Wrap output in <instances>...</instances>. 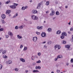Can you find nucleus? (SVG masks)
<instances>
[{
  "label": "nucleus",
  "instance_id": "35",
  "mask_svg": "<svg viewBox=\"0 0 73 73\" xmlns=\"http://www.w3.org/2000/svg\"><path fill=\"white\" fill-rule=\"evenodd\" d=\"M37 54H38V56H41V53H40V52H39Z\"/></svg>",
  "mask_w": 73,
  "mask_h": 73
},
{
  "label": "nucleus",
  "instance_id": "33",
  "mask_svg": "<svg viewBox=\"0 0 73 73\" xmlns=\"http://www.w3.org/2000/svg\"><path fill=\"white\" fill-rule=\"evenodd\" d=\"M63 44H65L66 43V41L65 40H63Z\"/></svg>",
  "mask_w": 73,
  "mask_h": 73
},
{
  "label": "nucleus",
  "instance_id": "42",
  "mask_svg": "<svg viewBox=\"0 0 73 73\" xmlns=\"http://www.w3.org/2000/svg\"><path fill=\"white\" fill-rule=\"evenodd\" d=\"M15 29H18V26H16L15 27Z\"/></svg>",
  "mask_w": 73,
  "mask_h": 73
},
{
  "label": "nucleus",
  "instance_id": "19",
  "mask_svg": "<svg viewBox=\"0 0 73 73\" xmlns=\"http://www.w3.org/2000/svg\"><path fill=\"white\" fill-rule=\"evenodd\" d=\"M65 48H68V49H69L70 48V46L69 45H67L65 46Z\"/></svg>",
  "mask_w": 73,
  "mask_h": 73
},
{
  "label": "nucleus",
  "instance_id": "53",
  "mask_svg": "<svg viewBox=\"0 0 73 73\" xmlns=\"http://www.w3.org/2000/svg\"><path fill=\"white\" fill-rule=\"evenodd\" d=\"M45 43H46V41H44V42H42V44H45Z\"/></svg>",
  "mask_w": 73,
  "mask_h": 73
},
{
  "label": "nucleus",
  "instance_id": "1",
  "mask_svg": "<svg viewBox=\"0 0 73 73\" xmlns=\"http://www.w3.org/2000/svg\"><path fill=\"white\" fill-rule=\"evenodd\" d=\"M31 18H32L33 20H38V19L37 17L34 15H32L31 16Z\"/></svg>",
  "mask_w": 73,
  "mask_h": 73
},
{
  "label": "nucleus",
  "instance_id": "49",
  "mask_svg": "<svg viewBox=\"0 0 73 73\" xmlns=\"http://www.w3.org/2000/svg\"><path fill=\"white\" fill-rule=\"evenodd\" d=\"M0 31H3V28L0 29Z\"/></svg>",
  "mask_w": 73,
  "mask_h": 73
},
{
  "label": "nucleus",
  "instance_id": "13",
  "mask_svg": "<svg viewBox=\"0 0 73 73\" xmlns=\"http://www.w3.org/2000/svg\"><path fill=\"white\" fill-rule=\"evenodd\" d=\"M11 13V10H8L6 12V13L7 15H8V14H9V13Z\"/></svg>",
  "mask_w": 73,
  "mask_h": 73
},
{
  "label": "nucleus",
  "instance_id": "45",
  "mask_svg": "<svg viewBox=\"0 0 73 73\" xmlns=\"http://www.w3.org/2000/svg\"><path fill=\"white\" fill-rule=\"evenodd\" d=\"M57 73H60V70H57Z\"/></svg>",
  "mask_w": 73,
  "mask_h": 73
},
{
  "label": "nucleus",
  "instance_id": "64",
  "mask_svg": "<svg viewBox=\"0 0 73 73\" xmlns=\"http://www.w3.org/2000/svg\"><path fill=\"white\" fill-rule=\"evenodd\" d=\"M51 73H54V72H51Z\"/></svg>",
  "mask_w": 73,
  "mask_h": 73
},
{
  "label": "nucleus",
  "instance_id": "38",
  "mask_svg": "<svg viewBox=\"0 0 73 73\" xmlns=\"http://www.w3.org/2000/svg\"><path fill=\"white\" fill-rule=\"evenodd\" d=\"M58 48V49H60L61 48L60 46H59V45H57Z\"/></svg>",
  "mask_w": 73,
  "mask_h": 73
},
{
  "label": "nucleus",
  "instance_id": "18",
  "mask_svg": "<svg viewBox=\"0 0 73 73\" xmlns=\"http://www.w3.org/2000/svg\"><path fill=\"white\" fill-rule=\"evenodd\" d=\"M17 37L18 38H19V39H21V38H22V36H20L19 35H17Z\"/></svg>",
  "mask_w": 73,
  "mask_h": 73
},
{
  "label": "nucleus",
  "instance_id": "11",
  "mask_svg": "<svg viewBox=\"0 0 73 73\" xmlns=\"http://www.w3.org/2000/svg\"><path fill=\"white\" fill-rule=\"evenodd\" d=\"M20 60H21L22 62H25V60L23 58H20Z\"/></svg>",
  "mask_w": 73,
  "mask_h": 73
},
{
  "label": "nucleus",
  "instance_id": "16",
  "mask_svg": "<svg viewBox=\"0 0 73 73\" xmlns=\"http://www.w3.org/2000/svg\"><path fill=\"white\" fill-rule=\"evenodd\" d=\"M61 33V32L60 30H58L56 31V34H60Z\"/></svg>",
  "mask_w": 73,
  "mask_h": 73
},
{
  "label": "nucleus",
  "instance_id": "56",
  "mask_svg": "<svg viewBox=\"0 0 73 73\" xmlns=\"http://www.w3.org/2000/svg\"><path fill=\"white\" fill-rule=\"evenodd\" d=\"M66 65H67V66H68V65H69V63H66Z\"/></svg>",
  "mask_w": 73,
  "mask_h": 73
},
{
  "label": "nucleus",
  "instance_id": "40",
  "mask_svg": "<svg viewBox=\"0 0 73 73\" xmlns=\"http://www.w3.org/2000/svg\"><path fill=\"white\" fill-rule=\"evenodd\" d=\"M44 48H45V49H46L47 48V46L46 45H44V47H43Z\"/></svg>",
  "mask_w": 73,
  "mask_h": 73
},
{
  "label": "nucleus",
  "instance_id": "14",
  "mask_svg": "<svg viewBox=\"0 0 73 73\" xmlns=\"http://www.w3.org/2000/svg\"><path fill=\"white\" fill-rule=\"evenodd\" d=\"M57 58H62V56L61 55H58L57 56Z\"/></svg>",
  "mask_w": 73,
  "mask_h": 73
},
{
  "label": "nucleus",
  "instance_id": "28",
  "mask_svg": "<svg viewBox=\"0 0 73 73\" xmlns=\"http://www.w3.org/2000/svg\"><path fill=\"white\" fill-rule=\"evenodd\" d=\"M49 4V2L48 1L46 2V5H48Z\"/></svg>",
  "mask_w": 73,
  "mask_h": 73
},
{
  "label": "nucleus",
  "instance_id": "36",
  "mask_svg": "<svg viewBox=\"0 0 73 73\" xmlns=\"http://www.w3.org/2000/svg\"><path fill=\"white\" fill-rule=\"evenodd\" d=\"M21 9L22 10H25V7H22V8H21Z\"/></svg>",
  "mask_w": 73,
  "mask_h": 73
},
{
  "label": "nucleus",
  "instance_id": "8",
  "mask_svg": "<svg viewBox=\"0 0 73 73\" xmlns=\"http://www.w3.org/2000/svg\"><path fill=\"white\" fill-rule=\"evenodd\" d=\"M8 35L9 36H13V33H12L10 31L9 32Z\"/></svg>",
  "mask_w": 73,
  "mask_h": 73
},
{
  "label": "nucleus",
  "instance_id": "61",
  "mask_svg": "<svg viewBox=\"0 0 73 73\" xmlns=\"http://www.w3.org/2000/svg\"><path fill=\"white\" fill-rule=\"evenodd\" d=\"M26 73H28V70H26Z\"/></svg>",
  "mask_w": 73,
  "mask_h": 73
},
{
  "label": "nucleus",
  "instance_id": "17",
  "mask_svg": "<svg viewBox=\"0 0 73 73\" xmlns=\"http://www.w3.org/2000/svg\"><path fill=\"white\" fill-rule=\"evenodd\" d=\"M52 43V41L50 40H48L47 42V44L48 45H50Z\"/></svg>",
  "mask_w": 73,
  "mask_h": 73
},
{
  "label": "nucleus",
  "instance_id": "15",
  "mask_svg": "<svg viewBox=\"0 0 73 73\" xmlns=\"http://www.w3.org/2000/svg\"><path fill=\"white\" fill-rule=\"evenodd\" d=\"M37 13V11L36 10H33L32 11V13Z\"/></svg>",
  "mask_w": 73,
  "mask_h": 73
},
{
  "label": "nucleus",
  "instance_id": "63",
  "mask_svg": "<svg viewBox=\"0 0 73 73\" xmlns=\"http://www.w3.org/2000/svg\"><path fill=\"white\" fill-rule=\"evenodd\" d=\"M68 24H69V25H70V22L69 23H68Z\"/></svg>",
  "mask_w": 73,
  "mask_h": 73
},
{
  "label": "nucleus",
  "instance_id": "58",
  "mask_svg": "<svg viewBox=\"0 0 73 73\" xmlns=\"http://www.w3.org/2000/svg\"><path fill=\"white\" fill-rule=\"evenodd\" d=\"M25 21H28V20L27 19H24Z\"/></svg>",
  "mask_w": 73,
  "mask_h": 73
},
{
  "label": "nucleus",
  "instance_id": "60",
  "mask_svg": "<svg viewBox=\"0 0 73 73\" xmlns=\"http://www.w3.org/2000/svg\"><path fill=\"white\" fill-rule=\"evenodd\" d=\"M38 66H36V69H38Z\"/></svg>",
  "mask_w": 73,
  "mask_h": 73
},
{
  "label": "nucleus",
  "instance_id": "50",
  "mask_svg": "<svg viewBox=\"0 0 73 73\" xmlns=\"http://www.w3.org/2000/svg\"><path fill=\"white\" fill-rule=\"evenodd\" d=\"M71 62L72 63L73 62V59H71Z\"/></svg>",
  "mask_w": 73,
  "mask_h": 73
},
{
  "label": "nucleus",
  "instance_id": "54",
  "mask_svg": "<svg viewBox=\"0 0 73 73\" xmlns=\"http://www.w3.org/2000/svg\"><path fill=\"white\" fill-rule=\"evenodd\" d=\"M27 8H28V7L26 6L25 7V9H27Z\"/></svg>",
  "mask_w": 73,
  "mask_h": 73
},
{
  "label": "nucleus",
  "instance_id": "21",
  "mask_svg": "<svg viewBox=\"0 0 73 73\" xmlns=\"http://www.w3.org/2000/svg\"><path fill=\"white\" fill-rule=\"evenodd\" d=\"M35 58H36V57L35 56H32V57L31 58L32 60H35Z\"/></svg>",
  "mask_w": 73,
  "mask_h": 73
},
{
  "label": "nucleus",
  "instance_id": "44",
  "mask_svg": "<svg viewBox=\"0 0 73 73\" xmlns=\"http://www.w3.org/2000/svg\"><path fill=\"white\" fill-rule=\"evenodd\" d=\"M10 3V1H8L6 2V4H8Z\"/></svg>",
  "mask_w": 73,
  "mask_h": 73
},
{
  "label": "nucleus",
  "instance_id": "57",
  "mask_svg": "<svg viewBox=\"0 0 73 73\" xmlns=\"http://www.w3.org/2000/svg\"><path fill=\"white\" fill-rule=\"evenodd\" d=\"M68 6L66 5V6H65V8H68Z\"/></svg>",
  "mask_w": 73,
  "mask_h": 73
},
{
  "label": "nucleus",
  "instance_id": "32",
  "mask_svg": "<svg viewBox=\"0 0 73 73\" xmlns=\"http://www.w3.org/2000/svg\"><path fill=\"white\" fill-rule=\"evenodd\" d=\"M1 21H2V24H4L5 23L4 19H2L1 20Z\"/></svg>",
  "mask_w": 73,
  "mask_h": 73
},
{
  "label": "nucleus",
  "instance_id": "46",
  "mask_svg": "<svg viewBox=\"0 0 73 73\" xmlns=\"http://www.w3.org/2000/svg\"><path fill=\"white\" fill-rule=\"evenodd\" d=\"M70 31H73V27H72L71 28V29H70Z\"/></svg>",
  "mask_w": 73,
  "mask_h": 73
},
{
  "label": "nucleus",
  "instance_id": "10",
  "mask_svg": "<svg viewBox=\"0 0 73 73\" xmlns=\"http://www.w3.org/2000/svg\"><path fill=\"white\" fill-rule=\"evenodd\" d=\"M43 27L42 26H38L37 27V29H42Z\"/></svg>",
  "mask_w": 73,
  "mask_h": 73
},
{
  "label": "nucleus",
  "instance_id": "4",
  "mask_svg": "<svg viewBox=\"0 0 73 73\" xmlns=\"http://www.w3.org/2000/svg\"><path fill=\"white\" fill-rule=\"evenodd\" d=\"M37 40V37H34L33 38V40L35 42H36Z\"/></svg>",
  "mask_w": 73,
  "mask_h": 73
},
{
  "label": "nucleus",
  "instance_id": "34",
  "mask_svg": "<svg viewBox=\"0 0 73 73\" xmlns=\"http://www.w3.org/2000/svg\"><path fill=\"white\" fill-rule=\"evenodd\" d=\"M36 62H34L33 63V66H35V65H36Z\"/></svg>",
  "mask_w": 73,
  "mask_h": 73
},
{
  "label": "nucleus",
  "instance_id": "7",
  "mask_svg": "<svg viewBox=\"0 0 73 73\" xmlns=\"http://www.w3.org/2000/svg\"><path fill=\"white\" fill-rule=\"evenodd\" d=\"M1 17L3 19H5V15L4 14H2L1 15Z\"/></svg>",
  "mask_w": 73,
  "mask_h": 73
},
{
  "label": "nucleus",
  "instance_id": "37",
  "mask_svg": "<svg viewBox=\"0 0 73 73\" xmlns=\"http://www.w3.org/2000/svg\"><path fill=\"white\" fill-rule=\"evenodd\" d=\"M15 70L16 71V72H18L19 70V69L17 68H16L15 69Z\"/></svg>",
  "mask_w": 73,
  "mask_h": 73
},
{
  "label": "nucleus",
  "instance_id": "30",
  "mask_svg": "<svg viewBox=\"0 0 73 73\" xmlns=\"http://www.w3.org/2000/svg\"><path fill=\"white\" fill-rule=\"evenodd\" d=\"M3 58H6L7 57V56L5 55H4L3 56Z\"/></svg>",
  "mask_w": 73,
  "mask_h": 73
},
{
  "label": "nucleus",
  "instance_id": "51",
  "mask_svg": "<svg viewBox=\"0 0 73 73\" xmlns=\"http://www.w3.org/2000/svg\"><path fill=\"white\" fill-rule=\"evenodd\" d=\"M23 45L21 44L20 47V48H23Z\"/></svg>",
  "mask_w": 73,
  "mask_h": 73
},
{
  "label": "nucleus",
  "instance_id": "27",
  "mask_svg": "<svg viewBox=\"0 0 73 73\" xmlns=\"http://www.w3.org/2000/svg\"><path fill=\"white\" fill-rule=\"evenodd\" d=\"M64 37H65V36H64L63 35H62L60 36V38H62V39H63L64 38Z\"/></svg>",
  "mask_w": 73,
  "mask_h": 73
},
{
  "label": "nucleus",
  "instance_id": "25",
  "mask_svg": "<svg viewBox=\"0 0 73 73\" xmlns=\"http://www.w3.org/2000/svg\"><path fill=\"white\" fill-rule=\"evenodd\" d=\"M51 31H52V29L50 28H49L47 30V31L48 32H50Z\"/></svg>",
  "mask_w": 73,
  "mask_h": 73
},
{
  "label": "nucleus",
  "instance_id": "59",
  "mask_svg": "<svg viewBox=\"0 0 73 73\" xmlns=\"http://www.w3.org/2000/svg\"><path fill=\"white\" fill-rule=\"evenodd\" d=\"M68 33H69V34H71V32H70V31L68 32Z\"/></svg>",
  "mask_w": 73,
  "mask_h": 73
},
{
  "label": "nucleus",
  "instance_id": "9",
  "mask_svg": "<svg viewBox=\"0 0 73 73\" xmlns=\"http://www.w3.org/2000/svg\"><path fill=\"white\" fill-rule=\"evenodd\" d=\"M55 13V12L54 11H52L50 13V15H51V16H53V15Z\"/></svg>",
  "mask_w": 73,
  "mask_h": 73
},
{
  "label": "nucleus",
  "instance_id": "31",
  "mask_svg": "<svg viewBox=\"0 0 73 73\" xmlns=\"http://www.w3.org/2000/svg\"><path fill=\"white\" fill-rule=\"evenodd\" d=\"M36 63L37 64H38L39 63H41V61L40 60H39L37 61H36Z\"/></svg>",
  "mask_w": 73,
  "mask_h": 73
},
{
  "label": "nucleus",
  "instance_id": "41",
  "mask_svg": "<svg viewBox=\"0 0 73 73\" xmlns=\"http://www.w3.org/2000/svg\"><path fill=\"white\" fill-rule=\"evenodd\" d=\"M2 67L3 66H2L1 64H0V69H2Z\"/></svg>",
  "mask_w": 73,
  "mask_h": 73
},
{
  "label": "nucleus",
  "instance_id": "52",
  "mask_svg": "<svg viewBox=\"0 0 73 73\" xmlns=\"http://www.w3.org/2000/svg\"><path fill=\"white\" fill-rule=\"evenodd\" d=\"M38 69H41V67H40V66H38Z\"/></svg>",
  "mask_w": 73,
  "mask_h": 73
},
{
  "label": "nucleus",
  "instance_id": "39",
  "mask_svg": "<svg viewBox=\"0 0 73 73\" xmlns=\"http://www.w3.org/2000/svg\"><path fill=\"white\" fill-rule=\"evenodd\" d=\"M57 45H56L54 47V48H55V49L56 50V48H57Z\"/></svg>",
  "mask_w": 73,
  "mask_h": 73
},
{
  "label": "nucleus",
  "instance_id": "12",
  "mask_svg": "<svg viewBox=\"0 0 73 73\" xmlns=\"http://www.w3.org/2000/svg\"><path fill=\"white\" fill-rule=\"evenodd\" d=\"M67 35L66 34V33L65 32H63L62 33V36H66Z\"/></svg>",
  "mask_w": 73,
  "mask_h": 73
},
{
  "label": "nucleus",
  "instance_id": "55",
  "mask_svg": "<svg viewBox=\"0 0 73 73\" xmlns=\"http://www.w3.org/2000/svg\"><path fill=\"white\" fill-rule=\"evenodd\" d=\"M5 36H6L7 38H8V37H9V35H7Z\"/></svg>",
  "mask_w": 73,
  "mask_h": 73
},
{
  "label": "nucleus",
  "instance_id": "47",
  "mask_svg": "<svg viewBox=\"0 0 73 73\" xmlns=\"http://www.w3.org/2000/svg\"><path fill=\"white\" fill-rule=\"evenodd\" d=\"M3 49H2L1 50H0V53H1V52H2L3 51Z\"/></svg>",
  "mask_w": 73,
  "mask_h": 73
},
{
  "label": "nucleus",
  "instance_id": "43",
  "mask_svg": "<svg viewBox=\"0 0 73 73\" xmlns=\"http://www.w3.org/2000/svg\"><path fill=\"white\" fill-rule=\"evenodd\" d=\"M58 58H55L54 59V61H57V60L58 59Z\"/></svg>",
  "mask_w": 73,
  "mask_h": 73
},
{
  "label": "nucleus",
  "instance_id": "5",
  "mask_svg": "<svg viewBox=\"0 0 73 73\" xmlns=\"http://www.w3.org/2000/svg\"><path fill=\"white\" fill-rule=\"evenodd\" d=\"M42 3H39L38 4L37 9H39V8H40V7H41V5Z\"/></svg>",
  "mask_w": 73,
  "mask_h": 73
},
{
  "label": "nucleus",
  "instance_id": "22",
  "mask_svg": "<svg viewBox=\"0 0 73 73\" xmlns=\"http://www.w3.org/2000/svg\"><path fill=\"white\" fill-rule=\"evenodd\" d=\"M56 15H60V13L58 11H56Z\"/></svg>",
  "mask_w": 73,
  "mask_h": 73
},
{
  "label": "nucleus",
  "instance_id": "24",
  "mask_svg": "<svg viewBox=\"0 0 73 73\" xmlns=\"http://www.w3.org/2000/svg\"><path fill=\"white\" fill-rule=\"evenodd\" d=\"M6 53H7V50H5L3 51L2 52L3 54H5Z\"/></svg>",
  "mask_w": 73,
  "mask_h": 73
},
{
  "label": "nucleus",
  "instance_id": "23",
  "mask_svg": "<svg viewBox=\"0 0 73 73\" xmlns=\"http://www.w3.org/2000/svg\"><path fill=\"white\" fill-rule=\"evenodd\" d=\"M17 16H18V14H17V13L15 15H14L13 16V18H15V17H17Z\"/></svg>",
  "mask_w": 73,
  "mask_h": 73
},
{
  "label": "nucleus",
  "instance_id": "20",
  "mask_svg": "<svg viewBox=\"0 0 73 73\" xmlns=\"http://www.w3.org/2000/svg\"><path fill=\"white\" fill-rule=\"evenodd\" d=\"M33 73H35V72H37L38 73H39V71L38 70H34L33 71Z\"/></svg>",
  "mask_w": 73,
  "mask_h": 73
},
{
  "label": "nucleus",
  "instance_id": "62",
  "mask_svg": "<svg viewBox=\"0 0 73 73\" xmlns=\"http://www.w3.org/2000/svg\"><path fill=\"white\" fill-rule=\"evenodd\" d=\"M51 10L52 11H53V9H52V8L51 9Z\"/></svg>",
  "mask_w": 73,
  "mask_h": 73
},
{
  "label": "nucleus",
  "instance_id": "6",
  "mask_svg": "<svg viewBox=\"0 0 73 73\" xmlns=\"http://www.w3.org/2000/svg\"><path fill=\"white\" fill-rule=\"evenodd\" d=\"M45 36H46V33H45V32H42L41 34V36L42 37H45Z\"/></svg>",
  "mask_w": 73,
  "mask_h": 73
},
{
  "label": "nucleus",
  "instance_id": "3",
  "mask_svg": "<svg viewBox=\"0 0 73 73\" xmlns=\"http://www.w3.org/2000/svg\"><path fill=\"white\" fill-rule=\"evenodd\" d=\"M12 61L10 60H8V61L6 62V64H12Z\"/></svg>",
  "mask_w": 73,
  "mask_h": 73
},
{
  "label": "nucleus",
  "instance_id": "48",
  "mask_svg": "<svg viewBox=\"0 0 73 73\" xmlns=\"http://www.w3.org/2000/svg\"><path fill=\"white\" fill-rule=\"evenodd\" d=\"M36 33L37 34V35H40V33L38 32H36Z\"/></svg>",
  "mask_w": 73,
  "mask_h": 73
},
{
  "label": "nucleus",
  "instance_id": "29",
  "mask_svg": "<svg viewBox=\"0 0 73 73\" xmlns=\"http://www.w3.org/2000/svg\"><path fill=\"white\" fill-rule=\"evenodd\" d=\"M27 49V47H25L24 49H23V50L25 51Z\"/></svg>",
  "mask_w": 73,
  "mask_h": 73
},
{
  "label": "nucleus",
  "instance_id": "2",
  "mask_svg": "<svg viewBox=\"0 0 73 73\" xmlns=\"http://www.w3.org/2000/svg\"><path fill=\"white\" fill-rule=\"evenodd\" d=\"M17 5H18V4H17L16 3H15L14 4V5H11L10 6V7L11 8L14 9L15 8H16V6H17Z\"/></svg>",
  "mask_w": 73,
  "mask_h": 73
},
{
  "label": "nucleus",
  "instance_id": "26",
  "mask_svg": "<svg viewBox=\"0 0 73 73\" xmlns=\"http://www.w3.org/2000/svg\"><path fill=\"white\" fill-rule=\"evenodd\" d=\"M23 25H22L20 26H19V28L20 29H23Z\"/></svg>",
  "mask_w": 73,
  "mask_h": 73
}]
</instances>
